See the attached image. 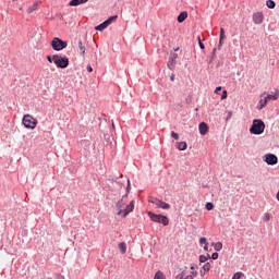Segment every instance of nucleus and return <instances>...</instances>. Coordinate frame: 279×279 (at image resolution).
<instances>
[{
	"instance_id": "27",
	"label": "nucleus",
	"mask_w": 279,
	"mask_h": 279,
	"mask_svg": "<svg viewBox=\"0 0 279 279\" xmlns=\"http://www.w3.org/2000/svg\"><path fill=\"white\" fill-rule=\"evenodd\" d=\"M197 40H198V46L201 49H206V46L204 45V43H202V37H197Z\"/></svg>"
},
{
	"instance_id": "48",
	"label": "nucleus",
	"mask_w": 279,
	"mask_h": 279,
	"mask_svg": "<svg viewBox=\"0 0 279 279\" xmlns=\"http://www.w3.org/2000/svg\"><path fill=\"white\" fill-rule=\"evenodd\" d=\"M174 51H180V48H175Z\"/></svg>"
},
{
	"instance_id": "35",
	"label": "nucleus",
	"mask_w": 279,
	"mask_h": 279,
	"mask_svg": "<svg viewBox=\"0 0 279 279\" xmlns=\"http://www.w3.org/2000/svg\"><path fill=\"white\" fill-rule=\"evenodd\" d=\"M171 136H172V138H174L175 141H178L179 138H180V135L178 134V133H175V132H171Z\"/></svg>"
},
{
	"instance_id": "15",
	"label": "nucleus",
	"mask_w": 279,
	"mask_h": 279,
	"mask_svg": "<svg viewBox=\"0 0 279 279\" xmlns=\"http://www.w3.org/2000/svg\"><path fill=\"white\" fill-rule=\"evenodd\" d=\"M83 3H88V0H71L69 5L75 8L77 5H83Z\"/></svg>"
},
{
	"instance_id": "8",
	"label": "nucleus",
	"mask_w": 279,
	"mask_h": 279,
	"mask_svg": "<svg viewBox=\"0 0 279 279\" xmlns=\"http://www.w3.org/2000/svg\"><path fill=\"white\" fill-rule=\"evenodd\" d=\"M264 21H265V14H263V12L253 13V23L255 25H263Z\"/></svg>"
},
{
	"instance_id": "43",
	"label": "nucleus",
	"mask_w": 279,
	"mask_h": 279,
	"mask_svg": "<svg viewBox=\"0 0 279 279\" xmlns=\"http://www.w3.org/2000/svg\"><path fill=\"white\" fill-rule=\"evenodd\" d=\"M203 250H204L205 252H208V243H207L206 245H204Z\"/></svg>"
},
{
	"instance_id": "34",
	"label": "nucleus",
	"mask_w": 279,
	"mask_h": 279,
	"mask_svg": "<svg viewBox=\"0 0 279 279\" xmlns=\"http://www.w3.org/2000/svg\"><path fill=\"white\" fill-rule=\"evenodd\" d=\"M209 258H211V260H217V258H219V253H213Z\"/></svg>"
},
{
	"instance_id": "6",
	"label": "nucleus",
	"mask_w": 279,
	"mask_h": 279,
	"mask_svg": "<svg viewBox=\"0 0 279 279\" xmlns=\"http://www.w3.org/2000/svg\"><path fill=\"white\" fill-rule=\"evenodd\" d=\"M117 19H119V15L110 16L108 20L95 27L96 32H104V29H107L110 25H112Z\"/></svg>"
},
{
	"instance_id": "45",
	"label": "nucleus",
	"mask_w": 279,
	"mask_h": 279,
	"mask_svg": "<svg viewBox=\"0 0 279 279\" xmlns=\"http://www.w3.org/2000/svg\"><path fill=\"white\" fill-rule=\"evenodd\" d=\"M190 276H192V278L193 276H197V271H192Z\"/></svg>"
},
{
	"instance_id": "46",
	"label": "nucleus",
	"mask_w": 279,
	"mask_h": 279,
	"mask_svg": "<svg viewBox=\"0 0 279 279\" xmlns=\"http://www.w3.org/2000/svg\"><path fill=\"white\" fill-rule=\"evenodd\" d=\"M56 279H64L62 275H57Z\"/></svg>"
},
{
	"instance_id": "32",
	"label": "nucleus",
	"mask_w": 279,
	"mask_h": 279,
	"mask_svg": "<svg viewBox=\"0 0 279 279\" xmlns=\"http://www.w3.org/2000/svg\"><path fill=\"white\" fill-rule=\"evenodd\" d=\"M148 202H149L150 204H155V206H158L159 199H158V198H150Z\"/></svg>"
},
{
	"instance_id": "12",
	"label": "nucleus",
	"mask_w": 279,
	"mask_h": 279,
	"mask_svg": "<svg viewBox=\"0 0 279 279\" xmlns=\"http://www.w3.org/2000/svg\"><path fill=\"white\" fill-rule=\"evenodd\" d=\"M177 279H193V275H186V270L180 269V272L175 276Z\"/></svg>"
},
{
	"instance_id": "20",
	"label": "nucleus",
	"mask_w": 279,
	"mask_h": 279,
	"mask_svg": "<svg viewBox=\"0 0 279 279\" xmlns=\"http://www.w3.org/2000/svg\"><path fill=\"white\" fill-rule=\"evenodd\" d=\"M266 5L269 10H274V8H276V2L274 0H268L266 1Z\"/></svg>"
},
{
	"instance_id": "28",
	"label": "nucleus",
	"mask_w": 279,
	"mask_h": 279,
	"mask_svg": "<svg viewBox=\"0 0 279 279\" xmlns=\"http://www.w3.org/2000/svg\"><path fill=\"white\" fill-rule=\"evenodd\" d=\"M206 210H213L215 208V205L213 203H207L205 205Z\"/></svg>"
},
{
	"instance_id": "49",
	"label": "nucleus",
	"mask_w": 279,
	"mask_h": 279,
	"mask_svg": "<svg viewBox=\"0 0 279 279\" xmlns=\"http://www.w3.org/2000/svg\"><path fill=\"white\" fill-rule=\"evenodd\" d=\"M191 269H192V270L195 269V266H191Z\"/></svg>"
},
{
	"instance_id": "14",
	"label": "nucleus",
	"mask_w": 279,
	"mask_h": 279,
	"mask_svg": "<svg viewBox=\"0 0 279 279\" xmlns=\"http://www.w3.org/2000/svg\"><path fill=\"white\" fill-rule=\"evenodd\" d=\"M157 208H162V210H169V208H171V205L159 199L157 203Z\"/></svg>"
},
{
	"instance_id": "16",
	"label": "nucleus",
	"mask_w": 279,
	"mask_h": 279,
	"mask_svg": "<svg viewBox=\"0 0 279 279\" xmlns=\"http://www.w3.org/2000/svg\"><path fill=\"white\" fill-rule=\"evenodd\" d=\"M186 147H187L186 142L177 143V149H179V151H185Z\"/></svg>"
},
{
	"instance_id": "21",
	"label": "nucleus",
	"mask_w": 279,
	"mask_h": 279,
	"mask_svg": "<svg viewBox=\"0 0 279 279\" xmlns=\"http://www.w3.org/2000/svg\"><path fill=\"white\" fill-rule=\"evenodd\" d=\"M78 49H80L82 56H84V53H86V47H84V44H82V40H78Z\"/></svg>"
},
{
	"instance_id": "22",
	"label": "nucleus",
	"mask_w": 279,
	"mask_h": 279,
	"mask_svg": "<svg viewBox=\"0 0 279 279\" xmlns=\"http://www.w3.org/2000/svg\"><path fill=\"white\" fill-rule=\"evenodd\" d=\"M264 99H266L267 101L269 100L276 101V99H278V96L274 94H268Z\"/></svg>"
},
{
	"instance_id": "5",
	"label": "nucleus",
	"mask_w": 279,
	"mask_h": 279,
	"mask_svg": "<svg viewBox=\"0 0 279 279\" xmlns=\"http://www.w3.org/2000/svg\"><path fill=\"white\" fill-rule=\"evenodd\" d=\"M69 43L60 39V37H54L51 40V47L53 49V51H62L63 49H66Z\"/></svg>"
},
{
	"instance_id": "42",
	"label": "nucleus",
	"mask_w": 279,
	"mask_h": 279,
	"mask_svg": "<svg viewBox=\"0 0 279 279\" xmlns=\"http://www.w3.org/2000/svg\"><path fill=\"white\" fill-rule=\"evenodd\" d=\"M220 90H221V86H218V87H216V89H215V93H220Z\"/></svg>"
},
{
	"instance_id": "38",
	"label": "nucleus",
	"mask_w": 279,
	"mask_h": 279,
	"mask_svg": "<svg viewBox=\"0 0 279 279\" xmlns=\"http://www.w3.org/2000/svg\"><path fill=\"white\" fill-rule=\"evenodd\" d=\"M130 180H128L126 194L123 197H128V193H130Z\"/></svg>"
},
{
	"instance_id": "33",
	"label": "nucleus",
	"mask_w": 279,
	"mask_h": 279,
	"mask_svg": "<svg viewBox=\"0 0 279 279\" xmlns=\"http://www.w3.org/2000/svg\"><path fill=\"white\" fill-rule=\"evenodd\" d=\"M199 244L201 245H206V244H208V241L206 240V238H201L199 239Z\"/></svg>"
},
{
	"instance_id": "11",
	"label": "nucleus",
	"mask_w": 279,
	"mask_h": 279,
	"mask_svg": "<svg viewBox=\"0 0 279 279\" xmlns=\"http://www.w3.org/2000/svg\"><path fill=\"white\" fill-rule=\"evenodd\" d=\"M198 130L202 136H206V134H208V124H206V122H201L198 125Z\"/></svg>"
},
{
	"instance_id": "44",
	"label": "nucleus",
	"mask_w": 279,
	"mask_h": 279,
	"mask_svg": "<svg viewBox=\"0 0 279 279\" xmlns=\"http://www.w3.org/2000/svg\"><path fill=\"white\" fill-rule=\"evenodd\" d=\"M170 80H171V82H173V81L175 80V74H172V75L170 76Z\"/></svg>"
},
{
	"instance_id": "23",
	"label": "nucleus",
	"mask_w": 279,
	"mask_h": 279,
	"mask_svg": "<svg viewBox=\"0 0 279 279\" xmlns=\"http://www.w3.org/2000/svg\"><path fill=\"white\" fill-rule=\"evenodd\" d=\"M154 279H166L165 272L158 270V271L155 274Z\"/></svg>"
},
{
	"instance_id": "17",
	"label": "nucleus",
	"mask_w": 279,
	"mask_h": 279,
	"mask_svg": "<svg viewBox=\"0 0 279 279\" xmlns=\"http://www.w3.org/2000/svg\"><path fill=\"white\" fill-rule=\"evenodd\" d=\"M119 250H120L121 254H125V252L128 251V244H125V242H121L119 244Z\"/></svg>"
},
{
	"instance_id": "18",
	"label": "nucleus",
	"mask_w": 279,
	"mask_h": 279,
	"mask_svg": "<svg viewBox=\"0 0 279 279\" xmlns=\"http://www.w3.org/2000/svg\"><path fill=\"white\" fill-rule=\"evenodd\" d=\"M214 250H215L216 252H221V250H223V243H221V242L215 243V244H214Z\"/></svg>"
},
{
	"instance_id": "3",
	"label": "nucleus",
	"mask_w": 279,
	"mask_h": 279,
	"mask_svg": "<svg viewBox=\"0 0 279 279\" xmlns=\"http://www.w3.org/2000/svg\"><path fill=\"white\" fill-rule=\"evenodd\" d=\"M52 60L58 69H66L69 66V57L66 56L53 54Z\"/></svg>"
},
{
	"instance_id": "25",
	"label": "nucleus",
	"mask_w": 279,
	"mask_h": 279,
	"mask_svg": "<svg viewBox=\"0 0 279 279\" xmlns=\"http://www.w3.org/2000/svg\"><path fill=\"white\" fill-rule=\"evenodd\" d=\"M267 101L268 100L266 98L259 100V104H260L259 110H263V108H265L267 106Z\"/></svg>"
},
{
	"instance_id": "36",
	"label": "nucleus",
	"mask_w": 279,
	"mask_h": 279,
	"mask_svg": "<svg viewBox=\"0 0 279 279\" xmlns=\"http://www.w3.org/2000/svg\"><path fill=\"white\" fill-rule=\"evenodd\" d=\"M271 219V215L269 213L264 214V221H269Z\"/></svg>"
},
{
	"instance_id": "40",
	"label": "nucleus",
	"mask_w": 279,
	"mask_h": 279,
	"mask_svg": "<svg viewBox=\"0 0 279 279\" xmlns=\"http://www.w3.org/2000/svg\"><path fill=\"white\" fill-rule=\"evenodd\" d=\"M87 71H88V73H93V66L92 65H87Z\"/></svg>"
},
{
	"instance_id": "31",
	"label": "nucleus",
	"mask_w": 279,
	"mask_h": 279,
	"mask_svg": "<svg viewBox=\"0 0 279 279\" xmlns=\"http://www.w3.org/2000/svg\"><path fill=\"white\" fill-rule=\"evenodd\" d=\"M226 38V31L223 28L220 29V40H223Z\"/></svg>"
},
{
	"instance_id": "13",
	"label": "nucleus",
	"mask_w": 279,
	"mask_h": 279,
	"mask_svg": "<svg viewBox=\"0 0 279 279\" xmlns=\"http://www.w3.org/2000/svg\"><path fill=\"white\" fill-rule=\"evenodd\" d=\"M186 19H189V12L183 11L178 15L177 21H178V23H184V21H186Z\"/></svg>"
},
{
	"instance_id": "37",
	"label": "nucleus",
	"mask_w": 279,
	"mask_h": 279,
	"mask_svg": "<svg viewBox=\"0 0 279 279\" xmlns=\"http://www.w3.org/2000/svg\"><path fill=\"white\" fill-rule=\"evenodd\" d=\"M221 99H228V90L222 92Z\"/></svg>"
},
{
	"instance_id": "7",
	"label": "nucleus",
	"mask_w": 279,
	"mask_h": 279,
	"mask_svg": "<svg viewBox=\"0 0 279 279\" xmlns=\"http://www.w3.org/2000/svg\"><path fill=\"white\" fill-rule=\"evenodd\" d=\"M264 161L274 167V165H278V156L275 154H266L264 156Z\"/></svg>"
},
{
	"instance_id": "10",
	"label": "nucleus",
	"mask_w": 279,
	"mask_h": 279,
	"mask_svg": "<svg viewBox=\"0 0 279 279\" xmlns=\"http://www.w3.org/2000/svg\"><path fill=\"white\" fill-rule=\"evenodd\" d=\"M134 210V201H132L128 206L126 208L123 210V209H120L118 211V215H122L123 213V217H126L128 215H130V213H133Z\"/></svg>"
},
{
	"instance_id": "9",
	"label": "nucleus",
	"mask_w": 279,
	"mask_h": 279,
	"mask_svg": "<svg viewBox=\"0 0 279 279\" xmlns=\"http://www.w3.org/2000/svg\"><path fill=\"white\" fill-rule=\"evenodd\" d=\"M175 60H178V53L173 52L170 54L167 63L168 69H170V71H173L175 69V64H177Z\"/></svg>"
},
{
	"instance_id": "41",
	"label": "nucleus",
	"mask_w": 279,
	"mask_h": 279,
	"mask_svg": "<svg viewBox=\"0 0 279 279\" xmlns=\"http://www.w3.org/2000/svg\"><path fill=\"white\" fill-rule=\"evenodd\" d=\"M223 45V40L219 39L218 49H221V46Z\"/></svg>"
},
{
	"instance_id": "24",
	"label": "nucleus",
	"mask_w": 279,
	"mask_h": 279,
	"mask_svg": "<svg viewBox=\"0 0 279 279\" xmlns=\"http://www.w3.org/2000/svg\"><path fill=\"white\" fill-rule=\"evenodd\" d=\"M208 258H210V255L207 254L206 255H199V263H206L208 260Z\"/></svg>"
},
{
	"instance_id": "1",
	"label": "nucleus",
	"mask_w": 279,
	"mask_h": 279,
	"mask_svg": "<svg viewBox=\"0 0 279 279\" xmlns=\"http://www.w3.org/2000/svg\"><path fill=\"white\" fill-rule=\"evenodd\" d=\"M263 132H265V122H263V120L260 119H255L250 129V133L255 135H260L263 134Z\"/></svg>"
},
{
	"instance_id": "2",
	"label": "nucleus",
	"mask_w": 279,
	"mask_h": 279,
	"mask_svg": "<svg viewBox=\"0 0 279 279\" xmlns=\"http://www.w3.org/2000/svg\"><path fill=\"white\" fill-rule=\"evenodd\" d=\"M149 219L155 223H162V226H169V218L162 214H155L153 211L147 213Z\"/></svg>"
},
{
	"instance_id": "47",
	"label": "nucleus",
	"mask_w": 279,
	"mask_h": 279,
	"mask_svg": "<svg viewBox=\"0 0 279 279\" xmlns=\"http://www.w3.org/2000/svg\"><path fill=\"white\" fill-rule=\"evenodd\" d=\"M215 53H217V48L213 49V56H215Z\"/></svg>"
},
{
	"instance_id": "26",
	"label": "nucleus",
	"mask_w": 279,
	"mask_h": 279,
	"mask_svg": "<svg viewBox=\"0 0 279 279\" xmlns=\"http://www.w3.org/2000/svg\"><path fill=\"white\" fill-rule=\"evenodd\" d=\"M243 276H245L243 272L241 271H238L233 275L232 279H241L243 278Z\"/></svg>"
},
{
	"instance_id": "19",
	"label": "nucleus",
	"mask_w": 279,
	"mask_h": 279,
	"mask_svg": "<svg viewBox=\"0 0 279 279\" xmlns=\"http://www.w3.org/2000/svg\"><path fill=\"white\" fill-rule=\"evenodd\" d=\"M38 8V2H35L33 5L28 7L27 12L32 14V12L36 11Z\"/></svg>"
},
{
	"instance_id": "30",
	"label": "nucleus",
	"mask_w": 279,
	"mask_h": 279,
	"mask_svg": "<svg viewBox=\"0 0 279 279\" xmlns=\"http://www.w3.org/2000/svg\"><path fill=\"white\" fill-rule=\"evenodd\" d=\"M203 269H204V271H210V263H206V264L203 266Z\"/></svg>"
},
{
	"instance_id": "4",
	"label": "nucleus",
	"mask_w": 279,
	"mask_h": 279,
	"mask_svg": "<svg viewBox=\"0 0 279 279\" xmlns=\"http://www.w3.org/2000/svg\"><path fill=\"white\" fill-rule=\"evenodd\" d=\"M22 123L27 130H35L36 125H38V120L34 119V117L29 114H26L23 117Z\"/></svg>"
},
{
	"instance_id": "39",
	"label": "nucleus",
	"mask_w": 279,
	"mask_h": 279,
	"mask_svg": "<svg viewBox=\"0 0 279 279\" xmlns=\"http://www.w3.org/2000/svg\"><path fill=\"white\" fill-rule=\"evenodd\" d=\"M47 60H48V62H50V64L53 63V54H52V57L51 56H47Z\"/></svg>"
},
{
	"instance_id": "29",
	"label": "nucleus",
	"mask_w": 279,
	"mask_h": 279,
	"mask_svg": "<svg viewBox=\"0 0 279 279\" xmlns=\"http://www.w3.org/2000/svg\"><path fill=\"white\" fill-rule=\"evenodd\" d=\"M123 199H125V197H122V199L117 203V208H123Z\"/></svg>"
}]
</instances>
